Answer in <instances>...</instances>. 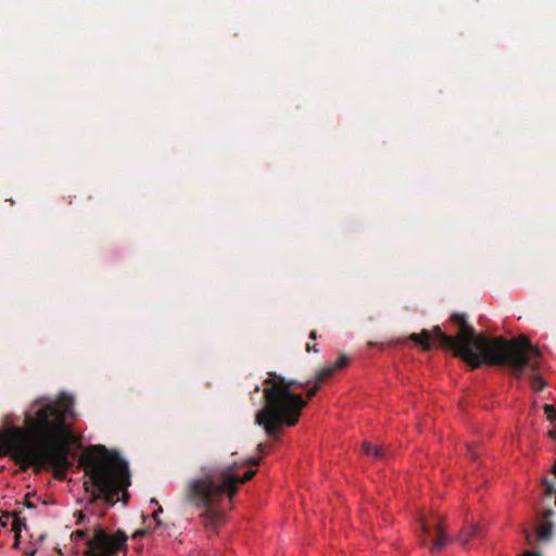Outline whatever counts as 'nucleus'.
Segmentation results:
<instances>
[{
	"instance_id": "9d476101",
	"label": "nucleus",
	"mask_w": 556,
	"mask_h": 556,
	"mask_svg": "<svg viewBox=\"0 0 556 556\" xmlns=\"http://www.w3.org/2000/svg\"><path fill=\"white\" fill-rule=\"evenodd\" d=\"M362 452L367 455L371 456L374 459H382L384 456L383 448L381 445H374L370 442L364 441L361 445Z\"/></svg>"
},
{
	"instance_id": "b1692460",
	"label": "nucleus",
	"mask_w": 556,
	"mask_h": 556,
	"mask_svg": "<svg viewBox=\"0 0 556 556\" xmlns=\"http://www.w3.org/2000/svg\"><path fill=\"white\" fill-rule=\"evenodd\" d=\"M545 493L547 495H552L554 493L553 486L551 484H548V483H546Z\"/></svg>"
},
{
	"instance_id": "f3484780",
	"label": "nucleus",
	"mask_w": 556,
	"mask_h": 556,
	"mask_svg": "<svg viewBox=\"0 0 556 556\" xmlns=\"http://www.w3.org/2000/svg\"><path fill=\"white\" fill-rule=\"evenodd\" d=\"M87 534H88L87 529L75 530L71 534V540L74 542H77L78 540L86 538Z\"/></svg>"
},
{
	"instance_id": "20e7f679",
	"label": "nucleus",
	"mask_w": 556,
	"mask_h": 556,
	"mask_svg": "<svg viewBox=\"0 0 556 556\" xmlns=\"http://www.w3.org/2000/svg\"><path fill=\"white\" fill-rule=\"evenodd\" d=\"M78 467L84 470V490L89 495L88 504L103 501L108 506L117 502L128 504L131 484L128 463L115 450L102 444L90 445L78 458Z\"/></svg>"
},
{
	"instance_id": "f257e3e1",
	"label": "nucleus",
	"mask_w": 556,
	"mask_h": 556,
	"mask_svg": "<svg viewBox=\"0 0 556 556\" xmlns=\"http://www.w3.org/2000/svg\"><path fill=\"white\" fill-rule=\"evenodd\" d=\"M448 323L457 327L455 334H447L440 326H433L431 329H422L420 332L388 342L370 341L368 345L383 351L387 346L396 348L410 342L424 353L432 350L451 352L471 370L482 366L506 367L517 378L530 364L532 357L542 355L539 345L533 344L527 334L506 338L489 337L483 332L476 333L475 328L467 323L466 316L459 313H453Z\"/></svg>"
},
{
	"instance_id": "dca6fc26",
	"label": "nucleus",
	"mask_w": 556,
	"mask_h": 556,
	"mask_svg": "<svg viewBox=\"0 0 556 556\" xmlns=\"http://www.w3.org/2000/svg\"><path fill=\"white\" fill-rule=\"evenodd\" d=\"M262 462V456H252V457H248L247 459H244L241 464H239V467H242V466H258Z\"/></svg>"
},
{
	"instance_id": "1a4fd4ad",
	"label": "nucleus",
	"mask_w": 556,
	"mask_h": 556,
	"mask_svg": "<svg viewBox=\"0 0 556 556\" xmlns=\"http://www.w3.org/2000/svg\"><path fill=\"white\" fill-rule=\"evenodd\" d=\"M351 365V357L344 353H340L338 359L330 365L324 366L330 376L346 369Z\"/></svg>"
},
{
	"instance_id": "f8f14e48",
	"label": "nucleus",
	"mask_w": 556,
	"mask_h": 556,
	"mask_svg": "<svg viewBox=\"0 0 556 556\" xmlns=\"http://www.w3.org/2000/svg\"><path fill=\"white\" fill-rule=\"evenodd\" d=\"M313 379L323 387L328 380L332 379V376L323 367L316 372Z\"/></svg>"
},
{
	"instance_id": "412c9836",
	"label": "nucleus",
	"mask_w": 556,
	"mask_h": 556,
	"mask_svg": "<svg viewBox=\"0 0 556 556\" xmlns=\"http://www.w3.org/2000/svg\"><path fill=\"white\" fill-rule=\"evenodd\" d=\"M306 351L307 352H315V353H317V352H319V349H318L317 344H309V343H307L306 344Z\"/></svg>"
},
{
	"instance_id": "a211bd4d",
	"label": "nucleus",
	"mask_w": 556,
	"mask_h": 556,
	"mask_svg": "<svg viewBox=\"0 0 556 556\" xmlns=\"http://www.w3.org/2000/svg\"><path fill=\"white\" fill-rule=\"evenodd\" d=\"M431 523H429L428 521L421 519L420 520V527H421V530L425 534H428L430 532V528H431Z\"/></svg>"
},
{
	"instance_id": "f03ea898",
	"label": "nucleus",
	"mask_w": 556,
	"mask_h": 556,
	"mask_svg": "<svg viewBox=\"0 0 556 556\" xmlns=\"http://www.w3.org/2000/svg\"><path fill=\"white\" fill-rule=\"evenodd\" d=\"M72 402L53 401L33 414H26L22 427L0 429V458L10 457L25 472L50 470L52 477L63 481L73 463L70 460L71 446L78 440L72 422Z\"/></svg>"
},
{
	"instance_id": "4468645a",
	"label": "nucleus",
	"mask_w": 556,
	"mask_h": 556,
	"mask_svg": "<svg viewBox=\"0 0 556 556\" xmlns=\"http://www.w3.org/2000/svg\"><path fill=\"white\" fill-rule=\"evenodd\" d=\"M546 382L541 376H533L531 378V388L536 391H541L545 388Z\"/></svg>"
},
{
	"instance_id": "0eeeda50",
	"label": "nucleus",
	"mask_w": 556,
	"mask_h": 556,
	"mask_svg": "<svg viewBox=\"0 0 556 556\" xmlns=\"http://www.w3.org/2000/svg\"><path fill=\"white\" fill-rule=\"evenodd\" d=\"M554 511L552 509L543 510L540 520L535 527V533L540 540H548L552 536L553 523L551 521Z\"/></svg>"
},
{
	"instance_id": "a878e982",
	"label": "nucleus",
	"mask_w": 556,
	"mask_h": 556,
	"mask_svg": "<svg viewBox=\"0 0 556 556\" xmlns=\"http://www.w3.org/2000/svg\"><path fill=\"white\" fill-rule=\"evenodd\" d=\"M265 445L263 443H260L257 445V451L261 453V454H265Z\"/></svg>"
},
{
	"instance_id": "393cba45",
	"label": "nucleus",
	"mask_w": 556,
	"mask_h": 556,
	"mask_svg": "<svg viewBox=\"0 0 556 556\" xmlns=\"http://www.w3.org/2000/svg\"><path fill=\"white\" fill-rule=\"evenodd\" d=\"M547 437L552 440H556V431L554 429L549 430Z\"/></svg>"
},
{
	"instance_id": "39448f33",
	"label": "nucleus",
	"mask_w": 556,
	"mask_h": 556,
	"mask_svg": "<svg viewBox=\"0 0 556 556\" xmlns=\"http://www.w3.org/2000/svg\"><path fill=\"white\" fill-rule=\"evenodd\" d=\"M309 381L301 382L286 379L275 371H269L263 381L264 404L255 415V422L268 437L277 434L283 427L299 424L307 400L294 389L304 388Z\"/></svg>"
},
{
	"instance_id": "9b49d317",
	"label": "nucleus",
	"mask_w": 556,
	"mask_h": 556,
	"mask_svg": "<svg viewBox=\"0 0 556 556\" xmlns=\"http://www.w3.org/2000/svg\"><path fill=\"white\" fill-rule=\"evenodd\" d=\"M24 526H25L24 521L17 515H14V519H13V522H12V531L15 532L14 546H16L18 544L20 532L22 531V528Z\"/></svg>"
},
{
	"instance_id": "6e6552de",
	"label": "nucleus",
	"mask_w": 556,
	"mask_h": 556,
	"mask_svg": "<svg viewBox=\"0 0 556 556\" xmlns=\"http://www.w3.org/2000/svg\"><path fill=\"white\" fill-rule=\"evenodd\" d=\"M437 527V539L433 545L430 548L431 553L440 552L448 542V538L446 535L444 519L442 517H438L435 521Z\"/></svg>"
},
{
	"instance_id": "6ab92c4d",
	"label": "nucleus",
	"mask_w": 556,
	"mask_h": 556,
	"mask_svg": "<svg viewBox=\"0 0 556 556\" xmlns=\"http://www.w3.org/2000/svg\"><path fill=\"white\" fill-rule=\"evenodd\" d=\"M74 516L77 518V521H76L77 525H80L86 518L85 514L81 510H77L74 514Z\"/></svg>"
},
{
	"instance_id": "bb28decb",
	"label": "nucleus",
	"mask_w": 556,
	"mask_h": 556,
	"mask_svg": "<svg viewBox=\"0 0 556 556\" xmlns=\"http://www.w3.org/2000/svg\"><path fill=\"white\" fill-rule=\"evenodd\" d=\"M316 338H317L316 331H311L309 339L316 340Z\"/></svg>"
},
{
	"instance_id": "aec40b11",
	"label": "nucleus",
	"mask_w": 556,
	"mask_h": 556,
	"mask_svg": "<svg viewBox=\"0 0 556 556\" xmlns=\"http://www.w3.org/2000/svg\"><path fill=\"white\" fill-rule=\"evenodd\" d=\"M162 513V507H159V509L153 513L152 517L156 523V526L159 527L161 525V521L159 519V514Z\"/></svg>"
},
{
	"instance_id": "7ed1b4c3",
	"label": "nucleus",
	"mask_w": 556,
	"mask_h": 556,
	"mask_svg": "<svg viewBox=\"0 0 556 556\" xmlns=\"http://www.w3.org/2000/svg\"><path fill=\"white\" fill-rule=\"evenodd\" d=\"M233 463L217 473L204 475L189 482L188 501L199 510V521L208 539L217 538L228 521V510L231 509L233 497L239 485L252 480L256 470L250 469L243 476H238Z\"/></svg>"
},
{
	"instance_id": "423d86ee",
	"label": "nucleus",
	"mask_w": 556,
	"mask_h": 556,
	"mask_svg": "<svg viewBox=\"0 0 556 556\" xmlns=\"http://www.w3.org/2000/svg\"><path fill=\"white\" fill-rule=\"evenodd\" d=\"M127 540L128 536L122 530L110 533L104 528L97 527L86 542L84 556H117L126 551Z\"/></svg>"
},
{
	"instance_id": "2eb2a0df",
	"label": "nucleus",
	"mask_w": 556,
	"mask_h": 556,
	"mask_svg": "<svg viewBox=\"0 0 556 556\" xmlns=\"http://www.w3.org/2000/svg\"><path fill=\"white\" fill-rule=\"evenodd\" d=\"M543 410H544V414H545L547 420H549L552 422L556 420V408L553 405L545 404L543 406Z\"/></svg>"
},
{
	"instance_id": "cd10ccee",
	"label": "nucleus",
	"mask_w": 556,
	"mask_h": 556,
	"mask_svg": "<svg viewBox=\"0 0 556 556\" xmlns=\"http://www.w3.org/2000/svg\"><path fill=\"white\" fill-rule=\"evenodd\" d=\"M0 525L3 526V527L5 526V523L2 522V518L1 517H0Z\"/></svg>"
},
{
	"instance_id": "5701e85b",
	"label": "nucleus",
	"mask_w": 556,
	"mask_h": 556,
	"mask_svg": "<svg viewBox=\"0 0 556 556\" xmlns=\"http://www.w3.org/2000/svg\"><path fill=\"white\" fill-rule=\"evenodd\" d=\"M520 556H539V554L533 551H525Z\"/></svg>"
},
{
	"instance_id": "ddd939ff",
	"label": "nucleus",
	"mask_w": 556,
	"mask_h": 556,
	"mask_svg": "<svg viewBox=\"0 0 556 556\" xmlns=\"http://www.w3.org/2000/svg\"><path fill=\"white\" fill-rule=\"evenodd\" d=\"M309 383H311V387L306 391V395L304 397V400H307V402L311 401L317 394V392L323 388L314 379L312 381H309Z\"/></svg>"
},
{
	"instance_id": "4be33fe9",
	"label": "nucleus",
	"mask_w": 556,
	"mask_h": 556,
	"mask_svg": "<svg viewBox=\"0 0 556 556\" xmlns=\"http://www.w3.org/2000/svg\"><path fill=\"white\" fill-rule=\"evenodd\" d=\"M148 532L146 530H137L134 534H132V539H137V538H141L143 535H146Z\"/></svg>"
}]
</instances>
